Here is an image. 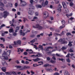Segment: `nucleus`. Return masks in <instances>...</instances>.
I'll list each match as a JSON object with an SVG mask.
<instances>
[{
  "mask_svg": "<svg viewBox=\"0 0 75 75\" xmlns=\"http://www.w3.org/2000/svg\"><path fill=\"white\" fill-rule=\"evenodd\" d=\"M6 27V25H5L4 24H2L0 26V27H1V28H2V27Z\"/></svg>",
  "mask_w": 75,
  "mask_h": 75,
  "instance_id": "c85d7f7f",
  "label": "nucleus"
},
{
  "mask_svg": "<svg viewBox=\"0 0 75 75\" xmlns=\"http://www.w3.org/2000/svg\"><path fill=\"white\" fill-rule=\"evenodd\" d=\"M22 3H24L25 4L22 3V4L21 5V6L23 7L24 6H25L26 5V3H25V1H23V2Z\"/></svg>",
  "mask_w": 75,
  "mask_h": 75,
  "instance_id": "f3484780",
  "label": "nucleus"
},
{
  "mask_svg": "<svg viewBox=\"0 0 75 75\" xmlns=\"http://www.w3.org/2000/svg\"><path fill=\"white\" fill-rule=\"evenodd\" d=\"M48 35H49V37H50V36H52V32H51L50 34H49Z\"/></svg>",
  "mask_w": 75,
  "mask_h": 75,
  "instance_id": "052dcab7",
  "label": "nucleus"
},
{
  "mask_svg": "<svg viewBox=\"0 0 75 75\" xmlns=\"http://www.w3.org/2000/svg\"><path fill=\"white\" fill-rule=\"evenodd\" d=\"M33 28H38L39 30H42V29L43 28V27H42L40 26V25L38 24H36L35 26L33 25Z\"/></svg>",
  "mask_w": 75,
  "mask_h": 75,
  "instance_id": "7ed1b4c3",
  "label": "nucleus"
},
{
  "mask_svg": "<svg viewBox=\"0 0 75 75\" xmlns=\"http://www.w3.org/2000/svg\"><path fill=\"white\" fill-rule=\"evenodd\" d=\"M33 2L34 3H35V4L37 3V0H35V1H34Z\"/></svg>",
  "mask_w": 75,
  "mask_h": 75,
  "instance_id": "69168bd1",
  "label": "nucleus"
},
{
  "mask_svg": "<svg viewBox=\"0 0 75 75\" xmlns=\"http://www.w3.org/2000/svg\"><path fill=\"white\" fill-rule=\"evenodd\" d=\"M35 19L37 20V19H38V18L36 16H35L33 18V20H35Z\"/></svg>",
  "mask_w": 75,
  "mask_h": 75,
  "instance_id": "603ef678",
  "label": "nucleus"
},
{
  "mask_svg": "<svg viewBox=\"0 0 75 75\" xmlns=\"http://www.w3.org/2000/svg\"><path fill=\"white\" fill-rule=\"evenodd\" d=\"M24 20H23V22H24V23H25V21H26V20H27V18H23Z\"/></svg>",
  "mask_w": 75,
  "mask_h": 75,
  "instance_id": "473e14b6",
  "label": "nucleus"
},
{
  "mask_svg": "<svg viewBox=\"0 0 75 75\" xmlns=\"http://www.w3.org/2000/svg\"><path fill=\"white\" fill-rule=\"evenodd\" d=\"M59 61H62V62H65V59L62 58V59H60V58H59Z\"/></svg>",
  "mask_w": 75,
  "mask_h": 75,
  "instance_id": "a211bd4d",
  "label": "nucleus"
},
{
  "mask_svg": "<svg viewBox=\"0 0 75 75\" xmlns=\"http://www.w3.org/2000/svg\"><path fill=\"white\" fill-rule=\"evenodd\" d=\"M69 5L71 7H72V6H73V5H74V4L72 2H70L69 3Z\"/></svg>",
  "mask_w": 75,
  "mask_h": 75,
  "instance_id": "7c9ffc66",
  "label": "nucleus"
},
{
  "mask_svg": "<svg viewBox=\"0 0 75 75\" xmlns=\"http://www.w3.org/2000/svg\"><path fill=\"white\" fill-rule=\"evenodd\" d=\"M62 8V6L61 5L59 4V7L57 9V10H58V12L60 14V13H61V10H62V9H61V8Z\"/></svg>",
  "mask_w": 75,
  "mask_h": 75,
  "instance_id": "39448f33",
  "label": "nucleus"
},
{
  "mask_svg": "<svg viewBox=\"0 0 75 75\" xmlns=\"http://www.w3.org/2000/svg\"><path fill=\"white\" fill-rule=\"evenodd\" d=\"M40 46H39L38 47L39 48H41L42 49V50H43V47L42 46H41L40 45Z\"/></svg>",
  "mask_w": 75,
  "mask_h": 75,
  "instance_id": "ea45409f",
  "label": "nucleus"
},
{
  "mask_svg": "<svg viewBox=\"0 0 75 75\" xmlns=\"http://www.w3.org/2000/svg\"><path fill=\"white\" fill-rule=\"evenodd\" d=\"M35 41V39H33V40L30 41V42L31 43H34Z\"/></svg>",
  "mask_w": 75,
  "mask_h": 75,
  "instance_id": "c756f323",
  "label": "nucleus"
},
{
  "mask_svg": "<svg viewBox=\"0 0 75 75\" xmlns=\"http://www.w3.org/2000/svg\"><path fill=\"white\" fill-rule=\"evenodd\" d=\"M45 69H46V71H50V69L49 68H48V69L45 68Z\"/></svg>",
  "mask_w": 75,
  "mask_h": 75,
  "instance_id": "13d9d810",
  "label": "nucleus"
},
{
  "mask_svg": "<svg viewBox=\"0 0 75 75\" xmlns=\"http://www.w3.org/2000/svg\"><path fill=\"white\" fill-rule=\"evenodd\" d=\"M47 48H49V49H51L52 50L54 49V47H47Z\"/></svg>",
  "mask_w": 75,
  "mask_h": 75,
  "instance_id": "c9c22d12",
  "label": "nucleus"
},
{
  "mask_svg": "<svg viewBox=\"0 0 75 75\" xmlns=\"http://www.w3.org/2000/svg\"><path fill=\"white\" fill-rule=\"evenodd\" d=\"M19 49L20 50V51H21V52H23V51H24V49H21V48H19Z\"/></svg>",
  "mask_w": 75,
  "mask_h": 75,
  "instance_id": "3c124183",
  "label": "nucleus"
},
{
  "mask_svg": "<svg viewBox=\"0 0 75 75\" xmlns=\"http://www.w3.org/2000/svg\"><path fill=\"white\" fill-rule=\"evenodd\" d=\"M32 52H29L28 53L29 54H35V52H33V51L32 50Z\"/></svg>",
  "mask_w": 75,
  "mask_h": 75,
  "instance_id": "c03bdc74",
  "label": "nucleus"
},
{
  "mask_svg": "<svg viewBox=\"0 0 75 75\" xmlns=\"http://www.w3.org/2000/svg\"><path fill=\"white\" fill-rule=\"evenodd\" d=\"M61 22L63 25L60 26V28H63L65 27V25H64V24H65V21L63 20Z\"/></svg>",
  "mask_w": 75,
  "mask_h": 75,
  "instance_id": "0eeeda50",
  "label": "nucleus"
},
{
  "mask_svg": "<svg viewBox=\"0 0 75 75\" xmlns=\"http://www.w3.org/2000/svg\"><path fill=\"white\" fill-rule=\"evenodd\" d=\"M25 64H29V62L28 61H26L25 63Z\"/></svg>",
  "mask_w": 75,
  "mask_h": 75,
  "instance_id": "a18cd8bd",
  "label": "nucleus"
},
{
  "mask_svg": "<svg viewBox=\"0 0 75 75\" xmlns=\"http://www.w3.org/2000/svg\"><path fill=\"white\" fill-rule=\"evenodd\" d=\"M10 53H11V51L10 50L7 51L6 52L4 51V53L2 54V57H4L3 59L4 60H8V56L9 57H10Z\"/></svg>",
  "mask_w": 75,
  "mask_h": 75,
  "instance_id": "f257e3e1",
  "label": "nucleus"
},
{
  "mask_svg": "<svg viewBox=\"0 0 75 75\" xmlns=\"http://www.w3.org/2000/svg\"><path fill=\"white\" fill-rule=\"evenodd\" d=\"M9 48H13V47L11 45H9Z\"/></svg>",
  "mask_w": 75,
  "mask_h": 75,
  "instance_id": "774afa93",
  "label": "nucleus"
},
{
  "mask_svg": "<svg viewBox=\"0 0 75 75\" xmlns=\"http://www.w3.org/2000/svg\"><path fill=\"white\" fill-rule=\"evenodd\" d=\"M3 13H0V18H3Z\"/></svg>",
  "mask_w": 75,
  "mask_h": 75,
  "instance_id": "412c9836",
  "label": "nucleus"
},
{
  "mask_svg": "<svg viewBox=\"0 0 75 75\" xmlns=\"http://www.w3.org/2000/svg\"><path fill=\"white\" fill-rule=\"evenodd\" d=\"M33 2H34V0H30V3L32 5H33Z\"/></svg>",
  "mask_w": 75,
  "mask_h": 75,
  "instance_id": "2f4dec72",
  "label": "nucleus"
},
{
  "mask_svg": "<svg viewBox=\"0 0 75 75\" xmlns=\"http://www.w3.org/2000/svg\"><path fill=\"white\" fill-rule=\"evenodd\" d=\"M41 63L42 64V65H43V64H44V63L43 62H38V64H40V63Z\"/></svg>",
  "mask_w": 75,
  "mask_h": 75,
  "instance_id": "09e8293b",
  "label": "nucleus"
},
{
  "mask_svg": "<svg viewBox=\"0 0 75 75\" xmlns=\"http://www.w3.org/2000/svg\"><path fill=\"white\" fill-rule=\"evenodd\" d=\"M26 67H27V66H24V67H23V69H20V70H23V69H26Z\"/></svg>",
  "mask_w": 75,
  "mask_h": 75,
  "instance_id": "4c0bfd02",
  "label": "nucleus"
},
{
  "mask_svg": "<svg viewBox=\"0 0 75 75\" xmlns=\"http://www.w3.org/2000/svg\"><path fill=\"white\" fill-rule=\"evenodd\" d=\"M69 55H70V54H68L66 56V57H67V58H69Z\"/></svg>",
  "mask_w": 75,
  "mask_h": 75,
  "instance_id": "37998d69",
  "label": "nucleus"
},
{
  "mask_svg": "<svg viewBox=\"0 0 75 75\" xmlns=\"http://www.w3.org/2000/svg\"><path fill=\"white\" fill-rule=\"evenodd\" d=\"M15 67H16V68H17V69H18V68H21V66L16 65L15 66Z\"/></svg>",
  "mask_w": 75,
  "mask_h": 75,
  "instance_id": "4be33fe9",
  "label": "nucleus"
},
{
  "mask_svg": "<svg viewBox=\"0 0 75 75\" xmlns=\"http://www.w3.org/2000/svg\"><path fill=\"white\" fill-rule=\"evenodd\" d=\"M4 15L3 17L4 18H6L7 17V16L9 15V13L8 12L6 11H5L4 12Z\"/></svg>",
  "mask_w": 75,
  "mask_h": 75,
  "instance_id": "20e7f679",
  "label": "nucleus"
},
{
  "mask_svg": "<svg viewBox=\"0 0 75 75\" xmlns=\"http://www.w3.org/2000/svg\"><path fill=\"white\" fill-rule=\"evenodd\" d=\"M26 51L27 52H31L32 51V50L28 49L26 50Z\"/></svg>",
  "mask_w": 75,
  "mask_h": 75,
  "instance_id": "cd10ccee",
  "label": "nucleus"
},
{
  "mask_svg": "<svg viewBox=\"0 0 75 75\" xmlns=\"http://www.w3.org/2000/svg\"><path fill=\"white\" fill-rule=\"evenodd\" d=\"M12 11H14V12H15L16 11V9L13 8L12 9Z\"/></svg>",
  "mask_w": 75,
  "mask_h": 75,
  "instance_id": "6e6d98bb",
  "label": "nucleus"
},
{
  "mask_svg": "<svg viewBox=\"0 0 75 75\" xmlns=\"http://www.w3.org/2000/svg\"><path fill=\"white\" fill-rule=\"evenodd\" d=\"M1 40H2L3 42H4L5 41V38H1Z\"/></svg>",
  "mask_w": 75,
  "mask_h": 75,
  "instance_id": "72a5a7b5",
  "label": "nucleus"
},
{
  "mask_svg": "<svg viewBox=\"0 0 75 75\" xmlns=\"http://www.w3.org/2000/svg\"><path fill=\"white\" fill-rule=\"evenodd\" d=\"M30 72L31 73V74H35V72H34L33 71L31 70L30 71Z\"/></svg>",
  "mask_w": 75,
  "mask_h": 75,
  "instance_id": "bf43d9fd",
  "label": "nucleus"
},
{
  "mask_svg": "<svg viewBox=\"0 0 75 75\" xmlns=\"http://www.w3.org/2000/svg\"><path fill=\"white\" fill-rule=\"evenodd\" d=\"M69 52H73V50L72 49H71L69 50Z\"/></svg>",
  "mask_w": 75,
  "mask_h": 75,
  "instance_id": "680f3d73",
  "label": "nucleus"
},
{
  "mask_svg": "<svg viewBox=\"0 0 75 75\" xmlns=\"http://www.w3.org/2000/svg\"><path fill=\"white\" fill-rule=\"evenodd\" d=\"M47 61H50V57H48L47 58Z\"/></svg>",
  "mask_w": 75,
  "mask_h": 75,
  "instance_id": "e2e57ef3",
  "label": "nucleus"
},
{
  "mask_svg": "<svg viewBox=\"0 0 75 75\" xmlns=\"http://www.w3.org/2000/svg\"><path fill=\"white\" fill-rule=\"evenodd\" d=\"M16 30H19V29H20V27L17 26L16 28Z\"/></svg>",
  "mask_w": 75,
  "mask_h": 75,
  "instance_id": "de8ad7c7",
  "label": "nucleus"
},
{
  "mask_svg": "<svg viewBox=\"0 0 75 75\" xmlns=\"http://www.w3.org/2000/svg\"><path fill=\"white\" fill-rule=\"evenodd\" d=\"M40 60V59L38 58H37L36 59H33V61L34 62H38V61Z\"/></svg>",
  "mask_w": 75,
  "mask_h": 75,
  "instance_id": "9d476101",
  "label": "nucleus"
},
{
  "mask_svg": "<svg viewBox=\"0 0 75 75\" xmlns=\"http://www.w3.org/2000/svg\"><path fill=\"white\" fill-rule=\"evenodd\" d=\"M74 18H73L72 17H71V18H70L68 20V22L69 23H71V22H70V21H72V20H74Z\"/></svg>",
  "mask_w": 75,
  "mask_h": 75,
  "instance_id": "f8f14e48",
  "label": "nucleus"
},
{
  "mask_svg": "<svg viewBox=\"0 0 75 75\" xmlns=\"http://www.w3.org/2000/svg\"><path fill=\"white\" fill-rule=\"evenodd\" d=\"M0 6H2V7H4V4L2 2H0Z\"/></svg>",
  "mask_w": 75,
  "mask_h": 75,
  "instance_id": "393cba45",
  "label": "nucleus"
},
{
  "mask_svg": "<svg viewBox=\"0 0 75 75\" xmlns=\"http://www.w3.org/2000/svg\"><path fill=\"white\" fill-rule=\"evenodd\" d=\"M23 54L25 55H26L28 54V53L26 52H25L23 53Z\"/></svg>",
  "mask_w": 75,
  "mask_h": 75,
  "instance_id": "a19ab883",
  "label": "nucleus"
},
{
  "mask_svg": "<svg viewBox=\"0 0 75 75\" xmlns=\"http://www.w3.org/2000/svg\"><path fill=\"white\" fill-rule=\"evenodd\" d=\"M21 63L22 64H25V61H24V60H21Z\"/></svg>",
  "mask_w": 75,
  "mask_h": 75,
  "instance_id": "864d4df0",
  "label": "nucleus"
},
{
  "mask_svg": "<svg viewBox=\"0 0 75 75\" xmlns=\"http://www.w3.org/2000/svg\"><path fill=\"white\" fill-rule=\"evenodd\" d=\"M28 13L29 14H30V15H33V14H34V11L32 10H29V11Z\"/></svg>",
  "mask_w": 75,
  "mask_h": 75,
  "instance_id": "1a4fd4ad",
  "label": "nucleus"
},
{
  "mask_svg": "<svg viewBox=\"0 0 75 75\" xmlns=\"http://www.w3.org/2000/svg\"><path fill=\"white\" fill-rule=\"evenodd\" d=\"M26 68L27 69H30V66H26Z\"/></svg>",
  "mask_w": 75,
  "mask_h": 75,
  "instance_id": "338daca9",
  "label": "nucleus"
},
{
  "mask_svg": "<svg viewBox=\"0 0 75 75\" xmlns=\"http://www.w3.org/2000/svg\"><path fill=\"white\" fill-rule=\"evenodd\" d=\"M2 64L3 66L7 65V62H6L4 60H2Z\"/></svg>",
  "mask_w": 75,
  "mask_h": 75,
  "instance_id": "6e6552de",
  "label": "nucleus"
},
{
  "mask_svg": "<svg viewBox=\"0 0 75 75\" xmlns=\"http://www.w3.org/2000/svg\"><path fill=\"white\" fill-rule=\"evenodd\" d=\"M71 34L70 33H68L66 34V35L68 36V35H71Z\"/></svg>",
  "mask_w": 75,
  "mask_h": 75,
  "instance_id": "58836bf2",
  "label": "nucleus"
},
{
  "mask_svg": "<svg viewBox=\"0 0 75 75\" xmlns=\"http://www.w3.org/2000/svg\"><path fill=\"white\" fill-rule=\"evenodd\" d=\"M1 69L3 72H6V68L5 67H3L1 68Z\"/></svg>",
  "mask_w": 75,
  "mask_h": 75,
  "instance_id": "4468645a",
  "label": "nucleus"
},
{
  "mask_svg": "<svg viewBox=\"0 0 75 75\" xmlns=\"http://www.w3.org/2000/svg\"><path fill=\"white\" fill-rule=\"evenodd\" d=\"M66 39L65 38L60 39L58 41L59 42H61L62 44H67L68 42L65 41Z\"/></svg>",
  "mask_w": 75,
  "mask_h": 75,
  "instance_id": "f03ea898",
  "label": "nucleus"
},
{
  "mask_svg": "<svg viewBox=\"0 0 75 75\" xmlns=\"http://www.w3.org/2000/svg\"><path fill=\"white\" fill-rule=\"evenodd\" d=\"M0 10H1V11H4L5 10L4 9V8H3L1 7H0Z\"/></svg>",
  "mask_w": 75,
  "mask_h": 75,
  "instance_id": "a878e982",
  "label": "nucleus"
},
{
  "mask_svg": "<svg viewBox=\"0 0 75 75\" xmlns=\"http://www.w3.org/2000/svg\"><path fill=\"white\" fill-rule=\"evenodd\" d=\"M67 62L69 63L71 62V60L69 59V58H68L66 59Z\"/></svg>",
  "mask_w": 75,
  "mask_h": 75,
  "instance_id": "5701e85b",
  "label": "nucleus"
},
{
  "mask_svg": "<svg viewBox=\"0 0 75 75\" xmlns=\"http://www.w3.org/2000/svg\"><path fill=\"white\" fill-rule=\"evenodd\" d=\"M17 35V34L16 33V32H13V36H16Z\"/></svg>",
  "mask_w": 75,
  "mask_h": 75,
  "instance_id": "f704fd0d",
  "label": "nucleus"
},
{
  "mask_svg": "<svg viewBox=\"0 0 75 75\" xmlns=\"http://www.w3.org/2000/svg\"><path fill=\"white\" fill-rule=\"evenodd\" d=\"M61 49L62 50H66L67 49V47L64 46H63L62 48Z\"/></svg>",
  "mask_w": 75,
  "mask_h": 75,
  "instance_id": "bb28decb",
  "label": "nucleus"
},
{
  "mask_svg": "<svg viewBox=\"0 0 75 75\" xmlns=\"http://www.w3.org/2000/svg\"><path fill=\"white\" fill-rule=\"evenodd\" d=\"M17 44H19V45H21V41L20 40H18L16 41Z\"/></svg>",
  "mask_w": 75,
  "mask_h": 75,
  "instance_id": "9b49d317",
  "label": "nucleus"
},
{
  "mask_svg": "<svg viewBox=\"0 0 75 75\" xmlns=\"http://www.w3.org/2000/svg\"><path fill=\"white\" fill-rule=\"evenodd\" d=\"M12 73L13 75H16V73L15 71H13L12 72Z\"/></svg>",
  "mask_w": 75,
  "mask_h": 75,
  "instance_id": "4d7b16f0",
  "label": "nucleus"
},
{
  "mask_svg": "<svg viewBox=\"0 0 75 75\" xmlns=\"http://www.w3.org/2000/svg\"><path fill=\"white\" fill-rule=\"evenodd\" d=\"M33 66L34 67H37V64H33Z\"/></svg>",
  "mask_w": 75,
  "mask_h": 75,
  "instance_id": "0e129e2a",
  "label": "nucleus"
},
{
  "mask_svg": "<svg viewBox=\"0 0 75 75\" xmlns=\"http://www.w3.org/2000/svg\"><path fill=\"white\" fill-rule=\"evenodd\" d=\"M9 33H14V30L13 28H11L9 30Z\"/></svg>",
  "mask_w": 75,
  "mask_h": 75,
  "instance_id": "6ab92c4d",
  "label": "nucleus"
},
{
  "mask_svg": "<svg viewBox=\"0 0 75 75\" xmlns=\"http://www.w3.org/2000/svg\"><path fill=\"white\" fill-rule=\"evenodd\" d=\"M48 4V1H46L45 2H42V5L43 7H45V6H47Z\"/></svg>",
  "mask_w": 75,
  "mask_h": 75,
  "instance_id": "423d86ee",
  "label": "nucleus"
},
{
  "mask_svg": "<svg viewBox=\"0 0 75 75\" xmlns=\"http://www.w3.org/2000/svg\"><path fill=\"white\" fill-rule=\"evenodd\" d=\"M33 5H30V7L31 8L32 10H35V7L34 6H32Z\"/></svg>",
  "mask_w": 75,
  "mask_h": 75,
  "instance_id": "dca6fc26",
  "label": "nucleus"
},
{
  "mask_svg": "<svg viewBox=\"0 0 75 75\" xmlns=\"http://www.w3.org/2000/svg\"><path fill=\"white\" fill-rule=\"evenodd\" d=\"M63 6L64 8H67V5H66V4L63 5Z\"/></svg>",
  "mask_w": 75,
  "mask_h": 75,
  "instance_id": "49530a36",
  "label": "nucleus"
},
{
  "mask_svg": "<svg viewBox=\"0 0 75 75\" xmlns=\"http://www.w3.org/2000/svg\"><path fill=\"white\" fill-rule=\"evenodd\" d=\"M48 14V12L47 11H45L43 13V16H47V14Z\"/></svg>",
  "mask_w": 75,
  "mask_h": 75,
  "instance_id": "2eb2a0df",
  "label": "nucleus"
},
{
  "mask_svg": "<svg viewBox=\"0 0 75 75\" xmlns=\"http://www.w3.org/2000/svg\"><path fill=\"white\" fill-rule=\"evenodd\" d=\"M14 44L13 45H18V44H17V43H16V41L14 42Z\"/></svg>",
  "mask_w": 75,
  "mask_h": 75,
  "instance_id": "5fc2aeb1",
  "label": "nucleus"
},
{
  "mask_svg": "<svg viewBox=\"0 0 75 75\" xmlns=\"http://www.w3.org/2000/svg\"><path fill=\"white\" fill-rule=\"evenodd\" d=\"M64 75H69V74L68 73V72L67 71H66L64 73Z\"/></svg>",
  "mask_w": 75,
  "mask_h": 75,
  "instance_id": "aec40b11",
  "label": "nucleus"
},
{
  "mask_svg": "<svg viewBox=\"0 0 75 75\" xmlns=\"http://www.w3.org/2000/svg\"><path fill=\"white\" fill-rule=\"evenodd\" d=\"M36 7L37 8H42V6L40 5H36Z\"/></svg>",
  "mask_w": 75,
  "mask_h": 75,
  "instance_id": "ddd939ff",
  "label": "nucleus"
},
{
  "mask_svg": "<svg viewBox=\"0 0 75 75\" xmlns=\"http://www.w3.org/2000/svg\"><path fill=\"white\" fill-rule=\"evenodd\" d=\"M68 45V46H69V47H72V44L71 42H69Z\"/></svg>",
  "mask_w": 75,
  "mask_h": 75,
  "instance_id": "b1692460",
  "label": "nucleus"
},
{
  "mask_svg": "<svg viewBox=\"0 0 75 75\" xmlns=\"http://www.w3.org/2000/svg\"><path fill=\"white\" fill-rule=\"evenodd\" d=\"M5 74H6V75H10V72H5Z\"/></svg>",
  "mask_w": 75,
  "mask_h": 75,
  "instance_id": "79ce46f5",
  "label": "nucleus"
},
{
  "mask_svg": "<svg viewBox=\"0 0 75 75\" xmlns=\"http://www.w3.org/2000/svg\"><path fill=\"white\" fill-rule=\"evenodd\" d=\"M44 67H49V64H46L44 65Z\"/></svg>",
  "mask_w": 75,
  "mask_h": 75,
  "instance_id": "e433bc0d",
  "label": "nucleus"
},
{
  "mask_svg": "<svg viewBox=\"0 0 75 75\" xmlns=\"http://www.w3.org/2000/svg\"><path fill=\"white\" fill-rule=\"evenodd\" d=\"M18 64H20V62L18 61V60H16L15 61Z\"/></svg>",
  "mask_w": 75,
  "mask_h": 75,
  "instance_id": "8fccbe9b",
  "label": "nucleus"
}]
</instances>
